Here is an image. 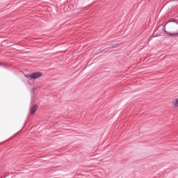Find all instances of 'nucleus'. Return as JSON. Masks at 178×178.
I'll return each mask as SVG.
<instances>
[{"mask_svg": "<svg viewBox=\"0 0 178 178\" xmlns=\"http://www.w3.org/2000/svg\"><path fill=\"white\" fill-rule=\"evenodd\" d=\"M165 32L170 35H178V23L177 22H170L164 26Z\"/></svg>", "mask_w": 178, "mask_h": 178, "instance_id": "f257e3e1", "label": "nucleus"}, {"mask_svg": "<svg viewBox=\"0 0 178 178\" xmlns=\"http://www.w3.org/2000/svg\"><path fill=\"white\" fill-rule=\"evenodd\" d=\"M42 76L41 72H33L32 74H25V77H29L31 79H40Z\"/></svg>", "mask_w": 178, "mask_h": 178, "instance_id": "f03ea898", "label": "nucleus"}, {"mask_svg": "<svg viewBox=\"0 0 178 178\" xmlns=\"http://www.w3.org/2000/svg\"><path fill=\"white\" fill-rule=\"evenodd\" d=\"M171 105L172 106V108H174L175 109H177L178 108V98H175L172 100Z\"/></svg>", "mask_w": 178, "mask_h": 178, "instance_id": "7ed1b4c3", "label": "nucleus"}, {"mask_svg": "<svg viewBox=\"0 0 178 178\" xmlns=\"http://www.w3.org/2000/svg\"><path fill=\"white\" fill-rule=\"evenodd\" d=\"M38 109V106L37 104L33 106L31 108V115H34V113H35V112H37V110Z\"/></svg>", "mask_w": 178, "mask_h": 178, "instance_id": "20e7f679", "label": "nucleus"}]
</instances>
